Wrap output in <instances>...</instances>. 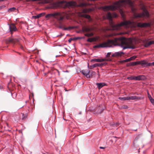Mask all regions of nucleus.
<instances>
[{
  "mask_svg": "<svg viewBox=\"0 0 154 154\" xmlns=\"http://www.w3.org/2000/svg\"><path fill=\"white\" fill-rule=\"evenodd\" d=\"M48 2H49L47 0H45L44 1H43L42 3L43 4L48 3Z\"/></svg>",
  "mask_w": 154,
  "mask_h": 154,
  "instance_id": "38",
  "label": "nucleus"
},
{
  "mask_svg": "<svg viewBox=\"0 0 154 154\" xmlns=\"http://www.w3.org/2000/svg\"><path fill=\"white\" fill-rule=\"evenodd\" d=\"M91 72L92 74L94 73H95L94 72H93L92 71H91Z\"/></svg>",
  "mask_w": 154,
  "mask_h": 154,
  "instance_id": "47",
  "label": "nucleus"
},
{
  "mask_svg": "<svg viewBox=\"0 0 154 154\" xmlns=\"http://www.w3.org/2000/svg\"><path fill=\"white\" fill-rule=\"evenodd\" d=\"M149 65L150 66H154V62L152 63H149Z\"/></svg>",
  "mask_w": 154,
  "mask_h": 154,
  "instance_id": "37",
  "label": "nucleus"
},
{
  "mask_svg": "<svg viewBox=\"0 0 154 154\" xmlns=\"http://www.w3.org/2000/svg\"><path fill=\"white\" fill-rule=\"evenodd\" d=\"M106 63H96V66L97 67H100L103 65H104L105 64H106Z\"/></svg>",
  "mask_w": 154,
  "mask_h": 154,
  "instance_id": "28",
  "label": "nucleus"
},
{
  "mask_svg": "<svg viewBox=\"0 0 154 154\" xmlns=\"http://www.w3.org/2000/svg\"><path fill=\"white\" fill-rule=\"evenodd\" d=\"M60 28H62L63 30H70L71 29H72L74 28H77L76 26H69L68 27H64L63 26H60Z\"/></svg>",
  "mask_w": 154,
  "mask_h": 154,
  "instance_id": "12",
  "label": "nucleus"
},
{
  "mask_svg": "<svg viewBox=\"0 0 154 154\" xmlns=\"http://www.w3.org/2000/svg\"><path fill=\"white\" fill-rule=\"evenodd\" d=\"M139 64L141 65L142 66L147 67L149 66V63H148L146 60H143L139 61Z\"/></svg>",
  "mask_w": 154,
  "mask_h": 154,
  "instance_id": "6",
  "label": "nucleus"
},
{
  "mask_svg": "<svg viewBox=\"0 0 154 154\" xmlns=\"http://www.w3.org/2000/svg\"><path fill=\"white\" fill-rule=\"evenodd\" d=\"M81 16L88 19L89 20V21H91V17L89 15H88V14H83Z\"/></svg>",
  "mask_w": 154,
  "mask_h": 154,
  "instance_id": "20",
  "label": "nucleus"
},
{
  "mask_svg": "<svg viewBox=\"0 0 154 154\" xmlns=\"http://www.w3.org/2000/svg\"><path fill=\"white\" fill-rule=\"evenodd\" d=\"M9 42L13 43H15L18 41V39L17 38H10L9 40Z\"/></svg>",
  "mask_w": 154,
  "mask_h": 154,
  "instance_id": "23",
  "label": "nucleus"
},
{
  "mask_svg": "<svg viewBox=\"0 0 154 154\" xmlns=\"http://www.w3.org/2000/svg\"><path fill=\"white\" fill-rule=\"evenodd\" d=\"M58 75H60V74L59 72V71H58Z\"/></svg>",
  "mask_w": 154,
  "mask_h": 154,
  "instance_id": "48",
  "label": "nucleus"
},
{
  "mask_svg": "<svg viewBox=\"0 0 154 154\" xmlns=\"http://www.w3.org/2000/svg\"><path fill=\"white\" fill-rule=\"evenodd\" d=\"M121 15L123 17H124V15L123 14V12L122 11L121 12Z\"/></svg>",
  "mask_w": 154,
  "mask_h": 154,
  "instance_id": "42",
  "label": "nucleus"
},
{
  "mask_svg": "<svg viewBox=\"0 0 154 154\" xmlns=\"http://www.w3.org/2000/svg\"><path fill=\"white\" fill-rule=\"evenodd\" d=\"M96 85L97 86V87L99 89H100L106 85V83H97Z\"/></svg>",
  "mask_w": 154,
  "mask_h": 154,
  "instance_id": "14",
  "label": "nucleus"
},
{
  "mask_svg": "<svg viewBox=\"0 0 154 154\" xmlns=\"http://www.w3.org/2000/svg\"><path fill=\"white\" fill-rule=\"evenodd\" d=\"M97 40V38L96 37L90 38L87 40V41L89 42H95Z\"/></svg>",
  "mask_w": 154,
  "mask_h": 154,
  "instance_id": "19",
  "label": "nucleus"
},
{
  "mask_svg": "<svg viewBox=\"0 0 154 154\" xmlns=\"http://www.w3.org/2000/svg\"><path fill=\"white\" fill-rule=\"evenodd\" d=\"M83 30L84 31L86 32H87L89 30V29L86 27H84Z\"/></svg>",
  "mask_w": 154,
  "mask_h": 154,
  "instance_id": "34",
  "label": "nucleus"
},
{
  "mask_svg": "<svg viewBox=\"0 0 154 154\" xmlns=\"http://www.w3.org/2000/svg\"><path fill=\"white\" fill-rule=\"evenodd\" d=\"M116 46H119L123 49L130 48L134 49L135 47L132 39L124 37L115 38L114 39L108 40L106 42L94 45L95 48L113 47Z\"/></svg>",
  "mask_w": 154,
  "mask_h": 154,
  "instance_id": "1",
  "label": "nucleus"
},
{
  "mask_svg": "<svg viewBox=\"0 0 154 154\" xmlns=\"http://www.w3.org/2000/svg\"><path fill=\"white\" fill-rule=\"evenodd\" d=\"M112 17H115L116 18L118 16L116 14V13H113V14L112 15Z\"/></svg>",
  "mask_w": 154,
  "mask_h": 154,
  "instance_id": "35",
  "label": "nucleus"
},
{
  "mask_svg": "<svg viewBox=\"0 0 154 154\" xmlns=\"http://www.w3.org/2000/svg\"><path fill=\"white\" fill-rule=\"evenodd\" d=\"M85 35L86 36L89 37L92 36L93 35V34L92 33H87L85 34Z\"/></svg>",
  "mask_w": 154,
  "mask_h": 154,
  "instance_id": "32",
  "label": "nucleus"
},
{
  "mask_svg": "<svg viewBox=\"0 0 154 154\" xmlns=\"http://www.w3.org/2000/svg\"><path fill=\"white\" fill-rule=\"evenodd\" d=\"M136 24V26L138 27L143 28L147 27L150 26L149 23H143L135 22L133 21L130 20L124 21L121 22L119 24L113 25L112 27L115 30H119L120 29L121 27L122 26H127L128 25H134Z\"/></svg>",
  "mask_w": 154,
  "mask_h": 154,
  "instance_id": "3",
  "label": "nucleus"
},
{
  "mask_svg": "<svg viewBox=\"0 0 154 154\" xmlns=\"http://www.w3.org/2000/svg\"><path fill=\"white\" fill-rule=\"evenodd\" d=\"M57 4L56 3L54 2L50 4L48 8L50 9H55L57 7Z\"/></svg>",
  "mask_w": 154,
  "mask_h": 154,
  "instance_id": "13",
  "label": "nucleus"
},
{
  "mask_svg": "<svg viewBox=\"0 0 154 154\" xmlns=\"http://www.w3.org/2000/svg\"><path fill=\"white\" fill-rule=\"evenodd\" d=\"M141 135V134H139L137 135L135 138L134 140H137L140 138Z\"/></svg>",
  "mask_w": 154,
  "mask_h": 154,
  "instance_id": "30",
  "label": "nucleus"
},
{
  "mask_svg": "<svg viewBox=\"0 0 154 154\" xmlns=\"http://www.w3.org/2000/svg\"><path fill=\"white\" fill-rule=\"evenodd\" d=\"M119 99L122 100H128V96L124 97H119Z\"/></svg>",
  "mask_w": 154,
  "mask_h": 154,
  "instance_id": "27",
  "label": "nucleus"
},
{
  "mask_svg": "<svg viewBox=\"0 0 154 154\" xmlns=\"http://www.w3.org/2000/svg\"><path fill=\"white\" fill-rule=\"evenodd\" d=\"M52 17H54L59 21H62L64 18L60 12H55L53 14H48L45 16V18H47V20H48Z\"/></svg>",
  "mask_w": 154,
  "mask_h": 154,
  "instance_id": "4",
  "label": "nucleus"
},
{
  "mask_svg": "<svg viewBox=\"0 0 154 154\" xmlns=\"http://www.w3.org/2000/svg\"><path fill=\"white\" fill-rule=\"evenodd\" d=\"M22 48H23V47H22Z\"/></svg>",
  "mask_w": 154,
  "mask_h": 154,
  "instance_id": "52",
  "label": "nucleus"
},
{
  "mask_svg": "<svg viewBox=\"0 0 154 154\" xmlns=\"http://www.w3.org/2000/svg\"><path fill=\"white\" fill-rule=\"evenodd\" d=\"M137 57L136 56H133L131 57V58L132 59V60H133L135 59Z\"/></svg>",
  "mask_w": 154,
  "mask_h": 154,
  "instance_id": "40",
  "label": "nucleus"
},
{
  "mask_svg": "<svg viewBox=\"0 0 154 154\" xmlns=\"http://www.w3.org/2000/svg\"><path fill=\"white\" fill-rule=\"evenodd\" d=\"M66 5V6H75L76 5V3L75 2L71 1L69 2L65 1Z\"/></svg>",
  "mask_w": 154,
  "mask_h": 154,
  "instance_id": "8",
  "label": "nucleus"
},
{
  "mask_svg": "<svg viewBox=\"0 0 154 154\" xmlns=\"http://www.w3.org/2000/svg\"><path fill=\"white\" fill-rule=\"evenodd\" d=\"M153 44H154V41H152Z\"/></svg>",
  "mask_w": 154,
  "mask_h": 154,
  "instance_id": "49",
  "label": "nucleus"
},
{
  "mask_svg": "<svg viewBox=\"0 0 154 154\" xmlns=\"http://www.w3.org/2000/svg\"><path fill=\"white\" fill-rule=\"evenodd\" d=\"M111 54V53L109 52L106 55V57H109Z\"/></svg>",
  "mask_w": 154,
  "mask_h": 154,
  "instance_id": "39",
  "label": "nucleus"
},
{
  "mask_svg": "<svg viewBox=\"0 0 154 154\" xmlns=\"http://www.w3.org/2000/svg\"><path fill=\"white\" fill-rule=\"evenodd\" d=\"M130 60H129V58L128 59H125V60H124L122 61V62H129V61Z\"/></svg>",
  "mask_w": 154,
  "mask_h": 154,
  "instance_id": "36",
  "label": "nucleus"
},
{
  "mask_svg": "<svg viewBox=\"0 0 154 154\" xmlns=\"http://www.w3.org/2000/svg\"><path fill=\"white\" fill-rule=\"evenodd\" d=\"M120 34H121V33H119V34H117V35H120Z\"/></svg>",
  "mask_w": 154,
  "mask_h": 154,
  "instance_id": "51",
  "label": "nucleus"
},
{
  "mask_svg": "<svg viewBox=\"0 0 154 154\" xmlns=\"http://www.w3.org/2000/svg\"><path fill=\"white\" fill-rule=\"evenodd\" d=\"M106 19L109 20L110 21H112V14L110 12L108 13L106 15Z\"/></svg>",
  "mask_w": 154,
  "mask_h": 154,
  "instance_id": "17",
  "label": "nucleus"
},
{
  "mask_svg": "<svg viewBox=\"0 0 154 154\" xmlns=\"http://www.w3.org/2000/svg\"><path fill=\"white\" fill-rule=\"evenodd\" d=\"M72 40V39L71 38H70V39H69V40H68V41L69 42H70Z\"/></svg>",
  "mask_w": 154,
  "mask_h": 154,
  "instance_id": "44",
  "label": "nucleus"
},
{
  "mask_svg": "<svg viewBox=\"0 0 154 154\" xmlns=\"http://www.w3.org/2000/svg\"><path fill=\"white\" fill-rule=\"evenodd\" d=\"M9 29L11 31H16L17 30L15 26L13 24L9 26Z\"/></svg>",
  "mask_w": 154,
  "mask_h": 154,
  "instance_id": "18",
  "label": "nucleus"
},
{
  "mask_svg": "<svg viewBox=\"0 0 154 154\" xmlns=\"http://www.w3.org/2000/svg\"><path fill=\"white\" fill-rule=\"evenodd\" d=\"M124 53L122 51L116 52L114 53L112 55L113 57H117L121 56L122 54H124Z\"/></svg>",
  "mask_w": 154,
  "mask_h": 154,
  "instance_id": "15",
  "label": "nucleus"
},
{
  "mask_svg": "<svg viewBox=\"0 0 154 154\" xmlns=\"http://www.w3.org/2000/svg\"><path fill=\"white\" fill-rule=\"evenodd\" d=\"M129 60L130 61H131V60H132V59H131V57H130V58H129Z\"/></svg>",
  "mask_w": 154,
  "mask_h": 154,
  "instance_id": "46",
  "label": "nucleus"
},
{
  "mask_svg": "<svg viewBox=\"0 0 154 154\" xmlns=\"http://www.w3.org/2000/svg\"><path fill=\"white\" fill-rule=\"evenodd\" d=\"M100 148L101 149H104L105 148V147H103L100 146Z\"/></svg>",
  "mask_w": 154,
  "mask_h": 154,
  "instance_id": "45",
  "label": "nucleus"
},
{
  "mask_svg": "<svg viewBox=\"0 0 154 154\" xmlns=\"http://www.w3.org/2000/svg\"><path fill=\"white\" fill-rule=\"evenodd\" d=\"M153 44H154V41H152Z\"/></svg>",
  "mask_w": 154,
  "mask_h": 154,
  "instance_id": "50",
  "label": "nucleus"
},
{
  "mask_svg": "<svg viewBox=\"0 0 154 154\" xmlns=\"http://www.w3.org/2000/svg\"><path fill=\"white\" fill-rule=\"evenodd\" d=\"M139 63H140L139 61L131 62L130 63L129 66H136V65L140 64Z\"/></svg>",
  "mask_w": 154,
  "mask_h": 154,
  "instance_id": "21",
  "label": "nucleus"
},
{
  "mask_svg": "<svg viewBox=\"0 0 154 154\" xmlns=\"http://www.w3.org/2000/svg\"><path fill=\"white\" fill-rule=\"evenodd\" d=\"M45 14V13H40V14L34 16L32 17L35 19L38 18L42 16H44Z\"/></svg>",
  "mask_w": 154,
  "mask_h": 154,
  "instance_id": "16",
  "label": "nucleus"
},
{
  "mask_svg": "<svg viewBox=\"0 0 154 154\" xmlns=\"http://www.w3.org/2000/svg\"><path fill=\"white\" fill-rule=\"evenodd\" d=\"M84 75H85L87 78H90L92 76V75H90L91 71L88 70H83L81 72Z\"/></svg>",
  "mask_w": 154,
  "mask_h": 154,
  "instance_id": "5",
  "label": "nucleus"
},
{
  "mask_svg": "<svg viewBox=\"0 0 154 154\" xmlns=\"http://www.w3.org/2000/svg\"><path fill=\"white\" fill-rule=\"evenodd\" d=\"M148 97L151 103L154 106V99L151 97L150 95L148 96Z\"/></svg>",
  "mask_w": 154,
  "mask_h": 154,
  "instance_id": "26",
  "label": "nucleus"
},
{
  "mask_svg": "<svg viewBox=\"0 0 154 154\" xmlns=\"http://www.w3.org/2000/svg\"><path fill=\"white\" fill-rule=\"evenodd\" d=\"M21 114L22 115V119H24L27 117V115H24L23 113H21Z\"/></svg>",
  "mask_w": 154,
  "mask_h": 154,
  "instance_id": "31",
  "label": "nucleus"
},
{
  "mask_svg": "<svg viewBox=\"0 0 154 154\" xmlns=\"http://www.w3.org/2000/svg\"><path fill=\"white\" fill-rule=\"evenodd\" d=\"M82 5L83 6H85L86 5L85 3H82Z\"/></svg>",
  "mask_w": 154,
  "mask_h": 154,
  "instance_id": "43",
  "label": "nucleus"
},
{
  "mask_svg": "<svg viewBox=\"0 0 154 154\" xmlns=\"http://www.w3.org/2000/svg\"><path fill=\"white\" fill-rule=\"evenodd\" d=\"M135 77V80L136 81L144 80L146 79L145 77L143 75H139Z\"/></svg>",
  "mask_w": 154,
  "mask_h": 154,
  "instance_id": "11",
  "label": "nucleus"
},
{
  "mask_svg": "<svg viewBox=\"0 0 154 154\" xmlns=\"http://www.w3.org/2000/svg\"><path fill=\"white\" fill-rule=\"evenodd\" d=\"M16 9V8H15L13 7L11 8L8 9L9 11H14Z\"/></svg>",
  "mask_w": 154,
  "mask_h": 154,
  "instance_id": "33",
  "label": "nucleus"
},
{
  "mask_svg": "<svg viewBox=\"0 0 154 154\" xmlns=\"http://www.w3.org/2000/svg\"><path fill=\"white\" fill-rule=\"evenodd\" d=\"M142 9L143 10V12L142 14L143 17L146 16L147 17L149 16V13L147 10L146 9L144 6H143L142 8Z\"/></svg>",
  "mask_w": 154,
  "mask_h": 154,
  "instance_id": "9",
  "label": "nucleus"
},
{
  "mask_svg": "<svg viewBox=\"0 0 154 154\" xmlns=\"http://www.w3.org/2000/svg\"><path fill=\"white\" fill-rule=\"evenodd\" d=\"M127 5L131 7L133 5V3L131 0H120L113 3V5L105 6L103 8L104 11H113L120 10L122 7H125Z\"/></svg>",
  "mask_w": 154,
  "mask_h": 154,
  "instance_id": "2",
  "label": "nucleus"
},
{
  "mask_svg": "<svg viewBox=\"0 0 154 154\" xmlns=\"http://www.w3.org/2000/svg\"><path fill=\"white\" fill-rule=\"evenodd\" d=\"M135 76H130V77H128L127 78V79H128V80H135Z\"/></svg>",
  "mask_w": 154,
  "mask_h": 154,
  "instance_id": "29",
  "label": "nucleus"
},
{
  "mask_svg": "<svg viewBox=\"0 0 154 154\" xmlns=\"http://www.w3.org/2000/svg\"><path fill=\"white\" fill-rule=\"evenodd\" d=\"M128 100H140L143 99V97H137L136 96H128Z\"/></svg>",
  "mask_w": 154,
  "mask_h": 154,
  "instance_id": "7",
  "label": "nucleus"
},
{
  "mask_svg": "<svg viewBox=\"0 0 154 154\" xmlns=\"http://www.w3.org/2000/svg\"><path fill=\"white\" fill-rule=\"evenodd\" d=\"M134 16L135 18H137L138 17H143L142 13L136 14L134 15Z\"/></svg>",
  "mask_w": 154,
  "mask_h": 154,
  "instance_id": "24",
  "label": "nucleus"
},
{
  "mask_svg": "<svg viewBox=\"0 0 154 154\" xmlns=\"http://www.w3.org/2000/svg\"><path fill=\"white\" fill-rule=\"evenodd\" d=\"M88 11V10L87 9H84L83 11V12L84 13H86Z\"/></svg>",
  "mask_w": 154,
  "mask_h": 154,
  "instance_id": "41",
  "label": "nucleus"
},
{
  "mask_svg": "<svg viewBox=\"0 0 154 154\" xmlns=\"http://www.w3.org/2000/svg\"><path fill=\"white\" fill-rule=\"evenodd\" d=\"M152 41L145 43L144 45V46L146 48L148 47L150 45L153 44Z\"/></svg>",
  "mask_w": 154,
  "mask_h": 154,
  "instance_id": "22",
  "label": "nucleus"
},
{
  "mask_svg": "<svg viewBox=\"0 0 154 154\" xmlns=\"http://www.w3.org/2000/svg\"><path fill=\"white\" fill-rule=\"evenodd\" d=\"M88 64V67L90 69H92L96 67V63L90 66H89Z\"/></svg>",
  "mask_w": 154,
  "mask_h": 154,
  "instance_id": "25",
  "label": "nucleus"
},
{
  "mask_svg": "<svg viewBox=\"0 0 154 154\" xmlns=\"http://www.w3.org/2000/svg\"><path fill=\"white\" fill-rule=\"evenodd\" d=\"M108 60L107 59H106V58H100V59H92L91 61V62H103L104 61H107Z\"/></svg>",
  "mask_w": 154,
  "mask_h": 154,
  "instance_id": "10",
  "label": "nucleus"
}]
</instances>
